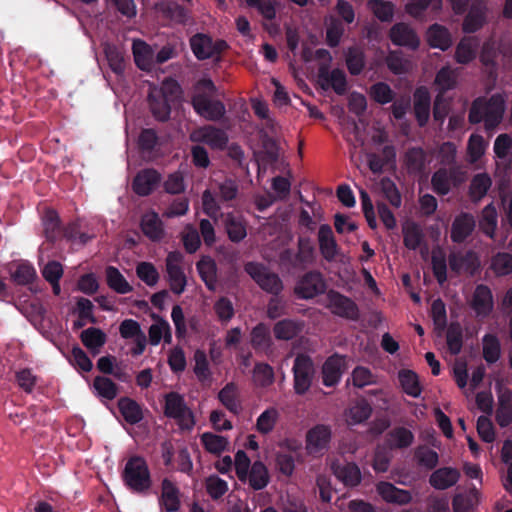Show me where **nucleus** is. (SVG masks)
I'll use <instances>...</instances> for the list:
<instances>
[{"mask_svg":"<svg viewBox=\"0 0 512 512\" xmlns=\"http://www.w3.org/2000/svg\"><path fill=\"white\" fill-rule=\"evenodd\" d=\"M250 343L255 351L268 352L271 350L273 340L267 324L258 323L250 333Z\"/></svg>","mask_w":512,"mask_h":512,"instance_id":"nucleus-26","label":"nucleus"},{"mask_svg":"<svg viewBox=\"0 0 512 512\" xmlns=\"http://www.w3.org/2000/svg\"><path fill=\"white\" fill-rule=\"evenodd\" d=\"M389 37L391 42L396 46L416 50L420 45V40L415 31L408 24L403 22L396 23L391 27Z\"/></svg>","mask_w":512,"mask_h":512,"instance_id":"nucleus-16","label":"nucleus"},{"mask_svg":"<svg viewBox=\"0 0 512 512\" xmlns=\"http://www.w3.org/2000/svg\"><path fill=\"white\" fill-rule=\"evenodd\" d=\"M450 269L460 274L462 272L473 275L479 268V259L475 252L469 250L465 253L462 252H451L448 257Z\"/></svg>","mask_w":512,"mask_h":512,"instance_id":"nucleus-17","label":"nucleus"},{"mask_svg":"<svg viewBox=\"0 0 512 512\" xmlns=\"http://www.w3.org/2000/svg\"><path fill=\"white\" fill-rule=\"evenodd\" d=\"M318 241L322 256L328 261L333 260L336 256L337 244L329 225L323 224L320 226Z\"/></svg>","mask_w":512,"mask_h":512,"instance_id":"nucleus-35","label":"nucleus"},{"mask_svg":"<svg viewBox=\"0 0 512 512\" xmlns=\"http://www.w3.org/2000/svg\"><path fill=\"white\" fill-rule=\"evenodd\" d=\"M217 88L210 78L199 79L194 85L191 94V105L194 111L208 121H219L226 108L222 101L214 99Z\"/></svg>","mask_w":512,"mask_h":512,"instance_id":"nucleus-1","label":"nucleus"},{"mask_svg":"<svg viewBox=\"0 0 512 512\" xmlns=\"http://www.w3.org/2000/svg\"><path fill=\"white\" fill-rule=\"evenodd\" d=\"M331 440V429L324 424H317L308 430L306 434L307 449L311 453L320 452L327 448Z\"/></svg>","mask_w":512,"mask_h":512,"instance_id":"nucleus-22","label":"nucleus"},{"mask_svg":"<svg viewBox=\"0 0 512 512\" xmlns=\"http://www.w3.org/2000/svg\"><path fill=\"white\" fill-rule=\"evenodd\" d=\"M446 342L449 352L458 355L463 347V329L460 323L451 322L446 332Z\"/></svg>","mask_w":512,"mask_h":512,"instance_id":"nucleus-48","label":"nucleus"},{"mask_svg":"<svg viewBox=\"0 0 512 512\" xmlns=\"http://www.w3.org/2000/svg\"><path fill=\"white\" fill-rule=\"evenodd\" d=\"M432 271L440 285L447 281V261L442 250L434 251L431 257Z\"/></svg>","mask_w":512,"mask_h":512,"instance_id":"nucleus-63","label":"nucleus"},{"mask_svg":"<svg viewBox=\"0 0 512 512\" xmlns=\"http://www.w3.org/2000/svg\"><path fill=\"white\" fill-rule=\"evenodd\" d=\"M189 42L191 50L198 60L213 58L228 49L225 40L218 39L214 41L211 36L204 33H196L190 38Z\"/></svg>","mask_w":512,"mask_h":512,"instance_id":"nucleus-8","label":"nucleus"},{"mask_svg":"<svg viewBox=\"0 0 512 512\" xmlns=\"http://www.w3.org/2000/svg\"><path fill=\"white\" fill-rule=\"evenodd\" d=\"M125 487L133 494H149L153 480L147 461L139 455L131 456L121 474Z\"/></svg>","mask_w":512,"mask_h":512,"instance_id":"nucleus-3","label":"nucleus"},{"mask_svg":"<svg viewBox=\"0 0 512 512\" xmlns=\"http://www.w3.org/2000/svg\"><path fill=\"white\" fill-rule=\"evenodd\" d=\"M292 373L295 394L305 395L310 390L316 374L312 358L307 354H298L293 362Z\"/></svg>","mask_w":512,"mask_h":512,"instance_id":"nucleus-4","label":"nucleus"},{"mask_svg":"<svg viewBox=\"0 0 512 512\" xmlns=\"http://www.w3.org/2000/svg\"><path fill=\"white\" fill-rule=\"evenodd\" d=\"M249 485L254 490H262L269 483V473L265 464L261 461H255L248 471Z\"/></svg>","mask_w":512,"mask_h":512,"instance_id":"nucleus-39","label":"nucleus"},{"mask_svg":"<svg viewBox=\"0 0 512 512\" xmlns=\"http://www.w3.org/2000/svg\"><path fill=\"white\" fill-rule=\"evenodd\" d=\"M93 387L98 396L106 400H113L118 394L117 384L104 376H96L93 380Z\"/></svg>","mask_w":512,"mask_h":512,"instance_id":"nucleus-56","label":"nucleus"},{"mask_svg":"<svg viewBox=\"0 0 512 512\" xmlns=\"http://www.w3.org/2000/svg\"><path fill=\"white\" fill-rule=\"evenodd\" d=\"M183 255L179 251H172L166 258V271L170 283V289L173 293L180 295L184 292L187 280L182 267L180 266Z\"/></svg>","mask_w":512,"mask_h":512,"instance_id":"nucleus-11","label":"nucleus"},{"mask_svg":"<svg viewBox=\"0 0 512 512\" xmlns=\"http://www.w3.org/2000/svg\"><path fill=\"white\" fill-rule=\"evenodd\" d=\"M245 272L257 283L266 293L272 295L281 294L284 284L278 274L271 272L266 266L257 262L245 264Z\"/></svg>","mask_w":512,"mask_h":512,"instance_id":"nucleus-5","label":"nucleus"},{"mask_svg":"<svg viewBox=\"0 0 512 512\" xmlns=\"http://www.w3.org/2000/svg\"><path fill=\"white\" fill-rule=\"evenodd\" d=\"M219 401L232 413L237 414L240 410V403L237 399L236 385L227 383L218 393Z\"/></svg>","mask_w":512,"mask_h":512,"instance_id":"nucleus-52","label":"nucleus"},{"mask_svg":"<svg viewBox=\"0 0 512 512\" xmlns=\"http://www.w3.org/2000/svg\"><path fill=\"white\" fill-rule=\"evenodd\" d=\"M491 269L497 276H506L512 273V254L498 252L491 259Z\"/></svg>","mask_w":512,"mask_h":512,"instance_id":"nucleus-60","label":"nucleus"},{"mask_svg":"<svg viewBox=\"0 0 512 512\" xmlns=\"http://www.w3.org/2000/svg\"><path fill=\"white\" fill-rule=\"evenodd\" d=\"M479 41L476 37H464L456 46L455 60L459 64H468L476 58Z\"/></svg>","mask_w":512,"mask_h":512,"instance_id":"nucleus-34","label":"nucleus"},{"mask_svg":"<svg viewBox=\"0 0 512 512\" xmlns=\"http://www.w3.org/2000/svg\"><path fill=\"white\" fill-rule=\"evenodd\" d=\"M486 18V7L482 4H472L463 21V31L474 33L482 28Z\"/></svg>","mask_w":512,"mask_h":512,"instance_id":"nucleus-33","label":"nucleus"},{"mask_svg":"<svg viewBox=\"0 0 512 512\" xmlns=\"http://www.w3.org/2000/svg\"><path fill=\"white\" fill-rule=\"evenodd\" d=\"M345 358L337 353L329 356L322 365V383L326 387L336 386L345 371Z\"/></svg>","mask_w":512,"mask_h":512,"instance_id":"nucleus-14","label":"nucleus"},{"mask_svg":"<svg viewBox=\"0 0 512 512\" xmlns=\"http://www.w3.org/2000/svg\"><path fill=\"white\" fill-rule=\"evenodd\" d=\"M475 226L476 222L472 214L462 212L457 215L451 225L450 238L452 242L457 244L463 243L472 235Z\"/></svg>","mask_w":512,"mask_h":512,"instance_id":"nucleus-18","label":"nucleus"},{"mask_svg":"<svg viewBox=\"0 0 512 512\" xmlns=\"http://www.w3.org/2000/svg\"><path fill=\"white\" fill-rule=\"evenodd\" d=\"M376 491L388 503L406 505L412 501V495L408 490L400 489L390 482H379Z\"/></svg>","mask_w":512,"mask_h":512,"instance_id":"nucleus-21","label":"nucleus"},{"mask_svg":"<svg viewBox=\"0 0 512 512\" xmlns=\"http://www.w3.org/2000/svg\"><path fill=\"white\" fill-rule=\"evenodd\" d=\"M399 381L403 391L414 398L421 394V387L419 384L418 376L412 370H401L399 372Z\"/></svg>","mask_w":512,"mask_h":512,"instance_id":"nucleus-51","label":"nucleus"},{"mask_svg":"<svg viewBox=\"0 0 512 512\" xmlns=\"http://www.w3.org/2000/svg\"><path fill=\"white\" fill-rule=\"evenodd\" d=\"M345 60L347 69L351 75L357 76L362 73L365 67V55L359 47H349L346 52Z\"/></svg>","mask_w":512,"mask_h":512,"instance_id":"nucleus-50","label":"nucleus"},{"mask_svg":"<svg viewBox=\"0 0 512 512\" xmlns=\"http://www.w3.org/2000/svg\"><path fill=\"white\" fill-rule=\"evenodd\" d=\"M163 16L175 24L186 25L191 21V13L177 2H169L161 7Z\"/></svg>","mask_w":512,"mask_h":512,"instance_id":"nucleus-38","label":"nucleus"},{"mask_svg":"<svg viewBox=\"0 0 512 512\" xmlns=\"http://www.w3.org/2000/svg\"><path fill=\"white\" fill-rule=\"evenodd\" d=\"M161 496L159 498L160 506L166 512H176L180 509V490L168 478H164L161 483Z\"/></svg>","mask_w":512,"mask_h":512,"instance_id":"nucleus-24","label":"nucleus"},{"mask_svg":"<svg viewBox=\"0 0 512 512\" xmlns=\"http://www.w3.org/2000/svg\"><path fill=\"white\" fill-rule=\"evenodd\" d=\"M413 110L416 121L420 127H424L430 117L431 97L426 87H418L414 92Z\"/></svg>","mask_w":512,"mask_h":512,"instance_id":"nucleus-20","label":"nucleus"},{"mask_svg":"<svg viewBox=\"0 0 512 512\" xmlns=\"http://www.w3.org/2000/svg\"><path fill=\"white\" fill-rule=\"evenodd\" d=\"M161 181L160 173L153 169L147 168L139 171L133 179L132 189L139 196L150 195Z\"/></svg>","mask_w":512,"mask_h":512,"instance_id":"nucleus-15","label":"nucleus"},{"mask_svg":"<svg viewBox=\"0 0 512 512\" xmlns=\"http://www.w3.org/2000/svg\"><path fill=\"white\" fill-rule=\"evenodd\" d=\"M405 165L410 173H421L426 165V153L421 147L409 148L405 153Z\"/></svg>","mask_w":512,"mask_h":512,"instance_id":"nucleus-46","label":"nucleus"},{"mask_svg":"<svg viewBox=\"0 0 512 512\" xmlns=\"http://www.w3.org/2000/svg\"><path fill=\"white\" fill-rule=\"evenodd\" d=\"M492 184L491 178L486 173L476 174L470 184L469 194L473 200H480L483 198Z\"/></svg>","mask_w":512,"mask_h":512,"instance_id":"nucleus-55","label":"nucleus"},{"mask_svg":"<svg viewBox=\"0 0 512 512\" xmlns=\"http://www.w3.org/2000/svg\"><path fill=\"white\" fill-rule=\"evenodd\" d=\"M288 314V301L281 294L272 295L268 300L266 315L269 319L275 320Z\"/></svg>","mask_w":512,"mask_h":512,"instance_id":"nucleus-57","label":"nucleus"},{"mask_svg":"<svg viewBox=\"0 0 512 512\" xmlns=\"http://www.w3.org/2000/svg\"><path fill=\"white\" fill-rule=\"evenodd\" d=\"M302 329V321L286 318L274 324L273 333L277 340L289 341L297 337Z\"/></svg>","mask_w":512,"mask_h":512,"instance_id":"nucleus-27","label":"nucleus"},{"mask_svg":"<svg viewBox=\"0 0 512 512\" xmlns=\"http://www.w3.org/2000/svg\"><path fill=\"white\" fill-rule=\"evenodd\" d=\"M480 230L488 237L494 238L497 228V212L492 204L487 205L481 214L479 220Z\"/></svg>","mask_w":512,"mask_h":512,"instance_id":"nucleus-54","label":"nucleus"},{"mask_svg":"<svg viewBox=\"0 0 512 512\" xmlns=\"http://www.w3.org/2000/svg\"><path fill=\"white\" fill-rule=\"evenodd\" d=\"M372 414L371 405L364 399L357 401L352 405L347 413V422L351 425L365 422Z\"/></svg>","mask_w":512,"mask_h":512,"instance_id":"nucleus-45","label":"nucleus"},{"mask_svg":"<svg viewBox=\"0 0 512 512\" xmlns=\"http://www.w3.org/2000/svg\"><path fill=\"white\" fill-rule=\"evenodd\" d=\"M334 474L346 487L354 488L362 481L360 468L354 462L335 467Z\"/></svg>","mask_w":512,"mask_h":512,"instance_id":"nucleus-29","label":"nucleus"},{"mask_svg":"<svg viewBox=\"0 0 512 512\" xmlns=\"http://www.w3.org/2000/svg\"><path fill=\"white\" fill-rule=\"evenodd\" d=\"M36 278L37 273L34 266L27 261L19 263L16 270L11 273L13 282L21 286L31 284Z\"/></svg>","mask_w":512,"mask_h":512,"instance_id":"nucleus-53","label":"nucleus"},{"mask_svg":"<svg viewBox=\"0 0 512 512\" xmlns=\"http://www.w3.org/2000/svg\"><path fill=\"white\" fill-rule=\"evenodd\" d=\"M148 103L150 111L156 120L160 122H166L169 120L172 104L170 100L151 90L148 95Z\"/></svg>","mask_w":512,"mask_h":512,"instance_id":"nucleus-31","label":"nucleus"},{"mask_svg":"<svg viewBox=\"0 0 512 512\" xmlns=\"http://www.w3.org/2000/svg\"><path fill=\"white\" fill-rule=\"evenodd\" d=\"M253 381L257 387L267 388L275 381V373L273 367L265 362L255 363L253 369Z\"/></svg>","mask_w":512,"mask_h":512,"instance_id":"nucleus-43","label":"nucleus"},{"mask_svg":"<svg viewBox=\"0 0 512 512\" xmlns=\"http://www.w3.org/2000/svg\"><path fill=\"white\" fill-rule=\"evenodd\" d=\"M199 276L210 291L215 290L216 285V264L210 257L202 258L196 264Z\"/></svg>","mask_w":512,"mask_h":512,"instance_id":"nucleus-44","label":"nucleus"},{"mask_svg":"<svg viewBox=\"0 0 512 512\" xmlns=\"http://www.w3.org/2000/svg\"><path fill=\"white\" fill-rule=\"evenodd\" d=\"M80 339L83 345L95 355L105 345L107 336L101 329L89 327L81 332Z\"/></svg>","mask_w":512,"mask_h":512,"instance_id":"nucleus-36","label":"nucleus"},{"mask_svg":"<svg viewBox=\"0 0 512 512\" xmlns=\"http://www.w3.org/2000/svg\"><path fill=\"white\" fill-rule=\"evenodd\" d=\"M505 99L501 94H493L490 98L477 97L469 109L468 120L471 124L484 122L487 130L497 127L504 116Z\"/></svg>","mask_w":512,"mask_h":512,"instance_id":"nucleus-2","label":"nucleus"},{"mask_svg":"<svg viewBox=\"0 0 512 512\" xmlns=\"http://www.w3.org/2000/svg\"><path fill=\"white\" fill-rule=\"evenodd\" d=\"M434 83L439 90L438 94L444 95L447 91L456 87L457 76L455 71L450 66H443L437 72Z\"/></svg>","mask_w":512,"mask_h":512,"instance_id":"nucleus-49","label":"nucleus"},{"mask_svg":"<svg viewBox=\"0 0 512 512\" xmlns=\"http://www.w3.org/2000/svg\"><path fill=\"white\" fill-rule=\"evenodd\" d=\"M225 231L229 240L239 243L247 236V222L240 214L229 212L224 216Z\"/></svg>","mask_w":512,"mask_h":512,"instance_id":"nucleus-23","label":"nucleus"},{"mask_svg":"<svg viewBox=\"0 0 512 512\" xmlns=\"http://www.w3.org/2000/svg\"><path fill=\"white\" fill-rule=\"evenodd\" d=\"M164 415L175 419L181 426L187 429L195 425L194 415L187 406L184 397L178 392H169L164 396Z\"/></svg>","mask_w":512,"mask_h":512,"instance_id":"nucleus-6","label":"nucleus"},{"mask_svg":"<svg viewBox=\"0 0 512 512\" xmlns=\"http://www.w3.org/2000/svg\"><path fill=\"white\" fill-rule=\"evenodd\" d=\"M326 282L319 271L305 273L296 283L294 293L299 299H313L325 293Z\"/></svg>","mask_w":512,"mask_h":512,"instance_id":"nucleus-9","label":"nucleus"},{"mask_svg":"<svg viewBox=\"0 0 512 512\" xmlns=\"http://www.w3.org/2000/svg\"><path fill=\"white\" fill-rule=\"evenodd\" d=\"M496 421L502 428L512 422V392L507 390L499 396L498 408L496 410Z\"/></svg>","mask_w":512,"mask_h":512,"instance_id":"nucleus-40","label":"nucleus"},{"mask_svg":"<svg viewBox=\"0 0 512 512\" xmlns=\"http://www.w3.org/2000/svg\"><path fill=\"white\" fill-rule=\"evenodd\" d=\"M117 405L121 415L128 424L136 425L143 420L142 407L134 399L121 397Z\"/></svg>","mask_w":512,"mask_h":512,"instance_id":"nucleus-30","label":"nucleus"},{"mask_svg":"<svg viewBox=\"0 0 512 512\" xmlns=\"http://www.w3.org/2000/svg\"><path fill=\"white\" fill-rule=\"evenodd\" d=\"M415 459L419 466L433 470L439 462L438 453L426 446H419L415 450Z\"/></svg>","mask_w":512,"mask_h":512,"instance_id":"nucleus-62","label":"nucleus"},{"mask_svg":"<svg viewBox=\"0 0 512 512\" xmlns=\"http://www.w3.org/2000/svg\"><path fill=\"white\" fill-rule=\"evenodd\" d=\"M158 95L170 100L172 103L176 102L182 94V88L177 80L168 77L161 83L159 89H152Z\"/></svg>","mask_w":512,"mask_h":512,"instance_id":"nucleus-59","label":"nucleus"},{"mask_svg":"<svg viewBox=\"0 0 512 512\" xmlns=\"http://www.w3.org/2000/svg\"><path fill=\"white\" fill-rule=\"evenodd\" d=\"M43 232L46 239L50 242H55L62 235L60 227V219L55 210L48 209L45 211L43 218Z\"/></svg>","mask_w":512,"mask_h":512,"instance_id":"nucleus-37","label":"nucleus"},{"mask_svg":"<svg viewBox=\"0 0 512 512\" xmlns=\"http://www.w3.org/2000/svg\"><path fill=\"white\" fill-rule=\"evenodd\" d=\"M326 300V307L331 311L333 315L351 321L359 320V307L350 297L345 296L339 291L330 289L326 293Z\"/></svg>","mask_w":512,"mask_h":512,"instance_id":"nucleus-7","label":"nucleus"},{"mask_svg":"<svg viewBox=\"0 0 512 512\" xmlns=\"http://www.w3.org/2000/svg\"><path fill=\"white\" fill-rule=\"evenodd\" d=\"M201 442L209 453L219 455L227 449L229 444L228 440L224 436L216 435L210 432L203 433L201 436Z\"/></svg>","mask_w":512,"mask_h":512,"instance_id":"nucleus-58","label":"nucleus"},{"mask_svg":"<svg viewBox=\"0 0 512 512\" xmlns=\"http://www.w3.org/2000/svg\"><path fill=\"white\" fill-rule=\"evenodd\" d=\"M423 239V232L416 223H412L410 226L403 229V242L406 248L410 250L418 249Z\"/></svg>","mask_w":512,"mask_h":512,"instance_id":"nucleus-64","label":"nucleus"},{"mask_svg":"<svg viewBox=\"0 0 512 512\" xmlns=\"http://www.w3.org/2000/svg\"><path fill=\"white\" fill-rule=\"evenodd\" d=\"M471 307L477 316L487 317L493 310V295L491 289L484 284L476 286Z\"/></svg>","mask_w":512,"mask_h":512,"instance_id":"nucleus-19","label":"nucleus"},{"mask_svg":"<svg viewBox=\"0 0 512 512\" xmlns=\"http://www.w3.org/2000/svg\"><path fill=\"white\" fill-rule=\"evenodd\" d=\"M106 282L110 289L119 294H127L132 292V286L127 282L125 277L114 266H107L105 269Z\"/></svg>","mask_w":512,"mask_h":512,"instance_id":"nucleus-42","label":"nucleus"},{"mask_svg":"<svg viewBox=\"0 0 512 512\" xmlns=\"http://www.w3.org/2000/svg\"><path fill=\"white\" fill-rule=\"evenodd\" d=\"M462 176L463 173L459 167L439 168L432 175V189L438 195H447L451 190V184L456 186L462 182Z\"/></svg>","mask_w":512,"mask_h":512,"instance_id":"nucleus-12","label":"nucleus"},{"mask_svg":"<svg viewBox=\"0 0 512 512\" xmlns=\"http://www.w3.org/2000/svg\"><path fill=\"white\" fill-rule=\"evenodd\" d=\"M414 441V434L405 427H396L388 433V442L391 448L404 449Z\"/></svg>","mask_w":512,"mask_h":512,"instance_id":"nucleus-47","label":"nucleus"},{"mask_svg":"<svg viewBox=\"0 0 512 512\" xmlns=\"http://www.w3.org/2000/svg\"><path fill=\"white\" fill-rule=\"evenodd\" d=\"M459 479L460 472L456 468L441 467L430 475L429 483L437 490H446L454 486Z\"/></svg>","mask_w":512,"mask_h":512,"instance_id":"nucleus-25","label":"nucleus"},{"mask_svg":"<svg viewBox=\"0 0 512 512\" xmlns=\"http://www.w3.org/2000/svg\"><path fill=\"white\" fill-rule=\"evenodd\" d=\"M143 234L152 241H159L164 234L162 221L154 211L145 213L140 222Z\"/></svg>","mask_w":512,"mask_h":512,"instance_id":"nucleus-28","label":"nucleus"},{"mask_svg":"<svg viewBox=\"0 0 512 512\" xmlns=\"http://www.w3.org/2000/svg\"><path fill=\"white\" fill-rule=\"evenodd\" d=\"M318 78L323 90L332 88L338 95H344L347 91V79L343 70L335 68L330 71L327 64H320Z\"/></svg>","mask_w":512,"mask_h":512,"instance_id":"nucleus-13","label":"nucleus"},{"mask_svg":"<svg viewBox=\"0 0 512 512\" xmlns=\"http://www.w3.org/2000/svg\"><path fill=\"white\" fill-rule=\"evenodd\" d=\"M427 41L431 47L439 48L442 51H446L452 45L449 30L437 23L429 27L427 31Z\"/></svg>","mask_w":512,"mask_h":512,"instance_id":"nucleus-32","label":"nucleus"},{"mask_svg":"<svg viewBox=\"0 0 512 512\" xmlns=\"http://www.w3.org/2000/svg\"><path fill=\"white\" fill-rule=\"evenodd\" d=\"M370 97L378 104L385 105L393 101L394 91L385 82H377L370 87Z\"/></svg>","mask_w":512,"mask_h":512,"instance_id":"nucleus-61","label":"nucleus"},{"mask_svg":"<svg viewBox=\"0 0 512 512\" xmlns=\"http://www.w3.org/2000/svg\"><path fill=\"white\" fill-rule=\"evenodd\" d=\"M482 355L488 364L496 363L501 357V343L494 334L487 333L482 338Z\"/></svg>","mask_w":512,"mask_h":512,"instance_id":"nucleus-41","label":"nucleus"},{"mask_svg":"<svg viewBox=\"0 0 512 512\" xmlns=\"http://www.w3.org/2000/svg\"><path fill=\"white\" fill-rule=\"evenodd\" d=\"M190 139L192 142L204 143L211 149L220 151L225 150L229 142L228 134L214 125H205L196 129Z\"/></svg>","mask_w":512,"mask_h":512,"instance_id":"nucleus-10","label":"nucleus"}]
</instances>
